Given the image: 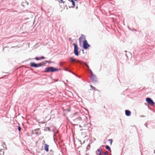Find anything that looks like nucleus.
<instances>
[{
	"instance_id": "nucleus-6",
	"label": "nucleus",
	"mask_w": 155,
	"mask_h": 155,
	"mask_svg": "<svg viewBox=\"0 0 155 155\" xmlns=\"http://www.w3.org/2000/svg\"><path fill=\"white\" fill-rule=\"evenodd\" d=\"M83 48L85 49H87L88 48L90 45L88 44L86 40H84L83 42Z\"/></svg>"
},
{
	"instance_id": "nucleus-8",
	"label": "nucleus",
	"mask_w": 155,
	"mask_h": 155,
	"mask_svg": "<svg viewBox=\"0 0 155 155\" xmlns=\"http://www.w3.org/2000/svg\"><path fill=\"white\" fill-rule=\"evenodd\" d=\"M49 145L45 143L44 144V149L47 152H48L49 151L48 147Z\"/></svg>"
},
{
	"instance_id": "nucleus-13",
	"label": "nucleus",
	"mask_w": 155,
	"mask_h": 155,
	"mask_svg": "<svg viewBox=\"0 0 155 155\" xmlns=\"http://www.w3.org/2000/svg\"><path fill=\"white\" fill-rule=\"evenodd\" d=\"M106 148L107 149H108V150L110 152H111V150L110 149V147L108 146L107 145L106 147Z\"/></svg>"
},
{
	"instance_id": "nucleus-14",
	"label": "nucleus",
	"mask_w": 155,
	"mask_h": 155,
	"mask_svg": "<svg viewBox=\"0 0 155 155\" xmlns=\"http://www.w3.org/2000/svg\"><path fill=\"white\" fill-rule=\"evenodd\" d=\"M108 141L110 143V145H111L112 144V141H113L112 140V139H109L108 140Z\"/></svg>"
},
{
	"instance_id": "nucleus-5",
	"label": "nucleus",
	"mask_w": 155,
	"mask_h": 155,
	"mask_svg": "<svg viewBox=\"0 0 155 155\" xmlns=\"http://www.w3.org/2000/svg\"><path fill=\"white\" fill-rule=\"evenodd\" d=\"M146 101L148 103L151 105H153L154 104V103L153 101V100L150 98L147 97L146 98Z\"/></svg>"
},
{
	"instance_id": "nucleus-18",
	"label": "nucleus",
	"mask_w": 155,
	"mask_h": 155,
	"mask_svg": "<svg viewBox=\"0 0 155 155\" xmlns=\"http://www.w3.org/2000/svg\"><path fill=\"white\" fill-rule=\"evenodd\" d=\"M18 130L19 131H21V127H20V126H18Z\"/></svg>"
},
{
	"instance_id": "nucleus-1",
	"label": "nucleus",
	"mask_w": 155,
	"mask_h": 155,
	"mask_svg": "<svg viewBox=\"0 0 155 155\" xmlns=\"http://www.w3.org/2000/svg\"><path fill=\"white\" fill-rule=\"evenodd\" d=\"M58 69L56 68L53 67H48L46 68L45 69V71L46 72H53L54 71H57Z\"/></svg>"
},
{
	"instance_id": "nucleus-26",
	"label": "nucleus",
	"mask_w": 155,
	"mask_h": 155,
	"mask_svg": "<svg viewBox=\"0 0 155 155\" xmlns=\"http://www.w3.org/2000/svg\"><path fill=\"white\" fill-rule=\"evenodd\" d=\"M75 1H77L78 0H74Z\"/></svg>"
},
{
	"instance_id": "nucleus-7",
	"label": "nucleus",
	"mask_w": 155,
	"mask_h": 155,
	"mask_svg": "<svg viewBox=\"0 0 155 155\" xmlns=\"http://www.w3.org/2000/svg\"><path fill=\"white\" fill-rule=\"evenodd\" d=\"M85 36L83 35L82 34L80 37L79 38V40L80 44H81L83 41L86 40Z\"/></svg>"
},
{
	"instance_id": "nucleus-27",
	"label": "nucleus",
	"mask_w": 155,
	"mask_h": 155,
	"mask_svg": "<svg viewBox=\"0 0 155 155\" xmlns=\"http://www.w3.org/2000/svg\"><path fill=\"white\" fill-rule=\"evenodd\" d=\"M110 155H111V154H110Z\"/></svg>"
},
{
	"instance_id": "nucleus-4",
	"label": "nucleus",
	"mask_w": 155,
	"mask_h": 155,
	"mask_svg": "<svg viewBox=\"0 0 155 155\" xmlns=\"http://www.w3.org/2000/svg\"><path fill=\"white\" fill-rule=\"evenodd\" d=\"M73 45L74 47V53L76 55L78 56V46L75 43H74Z\"/></svg>"
},
{
	"instance_id": "nucleus-25",
	"label": "nucleus",
	"mask_w": 155,
	"mask_h": 155,
	"mask_svg": "<svg viewBox=\"0 0 155 155\" xmlns=\"http://www.w3.org/2000/svg\"><path fill=\"white\" fill-rule=\"evenodd\" d=\"M46 61L47 62H48V61Z\"/></svg>"
},
{
	"instance_id": "nucleus-16",
	"label": "nucleus",
	"mask_w": 155,
	"mask_h": 155,
	"mask_svg": "<svg viewBox=\"0 0 155 155\" xmlns=\"http://www.w3.org/2000/svg\"><path fill=\"white\" fill-rule=\"evenodd\" d=\"M108 153V151H106L104 153V155H107Z\"/></svg>"
},
{
	"instance_id": "nucleus-9",
	"label": "nucleus",
	"mask_w": 155,
	"mask_h": 155,
	"mask_svg": "<svg viewBox=\"0 0 155 155\" xmlns=\"http://www.w3.org/2000/svg\"><path fill=\"white\" fill-rule=\"evenodd\" d=\"M102 149H99L96 151V153L97 155H100L101 153Z\"/></svg>"
},
{
	"instance_id": "nucleus-17",
	"label": "nucleus",
	"mask_w": 155,
	"mask_h": 155,
	"mask_svg": "<svg viewBox=\"0 0 155 155\" xmlns=\"http://www.w3.org/2000/svg\"><path fill=\"white\" fill-rule=\"evenodd\" d=\"M35 59L36 60H40L41 59L39 58H38V57H36L35 58Z\"/></svg>"
},
{
	"instance_id": "nucleus-3",
	"label": "nucleus",
	"mask_w": 155,
	"mask_h": 155,
	"mask_svg": "<svg viewBox=\"0 0 155 155\" xmlns=\"http://www.w3.org/2000/svg\"><path fill=\"white\" fill-rule=\"evenodd\" d=\"M30 65L31 67L37 68L39 67L42 66L43 65V64L41 63H40L38 64H37L34 62H31L30 63Z\"/></svg>"
},
{
	"instance_id": "nucleus-24",
	"label": "nucleus",
	"mask_w": 155,
	"mask_h": 155,
	"mask_svg": "<svg viewBox=\"0 0 155 155\" xmlns=\"http://www.w3.org/2000/svg\"><path fill=\"white\" fill-rule=\"evenodd\" d=\"M4 145L5 146H6V145H5V144H4Z\"/></svg>"
},
{
	"instance_id": "nucleus-10",
	"label": "nucleus",
	"mask_w": 155,
	"mask_h": 155,
	"mask_svg": "<svg viewBox=\"0 0 155 155\" xmlns=\"http://www.w3.org/2000/svg\"><path fill=\"white\" fill-rule=\"evenodd\" d=\"M126 115L127 116H130L131 115V112L127 110L125 111Z\"/></svg>"
},
{
	"instance_id": "nucleus-2",
	"label": "nucleus",
	"mask_w": 155,
	"mask_h": 155,
	"mask_svg": "<svg viewBox=\"0 0 155 155\" xmlns=\"http://www.w3.org/2000/svg\"><path fill=\"white\" fill-rule=\"evenodd\" d=\"M90 71L91 77V78L92 80V81L94 82H97V79L95 75L94 74L91 69H89Z\"/></svg>"
},
{
	"instance_id": "nucleus-22",
	"label": "nucleus",
	"mask_w": 155,
	"mask_h": 155,
	"mask_svg": "<svg viewBox=\"0 0 155 155\" xmlns=\"http://www.w3.org/2000/svg\"><path fill=\"white\" fill-rule=\"evenodd\" d=\"M39 129H35V131H36L37 130H39Z\"/></svg>"
},
{
	"instance_id": "nucleus-11",
	"label": "nucleus",
	"mask_w": 155,
	"mask_h": 155,
	"mask_svg": "<svg viewBox=\"0 0 155 155\" xmlns=\"http://www.w3.org/2000/svg\"><path fill=\"white\" fill-rule=\"evenodd\" d=\"M70 60L72 62H74V61H76L77 62L80 63V62L79 61H76V59L75 58H73V57L70 58Z\"/></svg>"
},
{
	"instance_id": "nucleus-19",
	"label": "nucleus",
	"mask_w": 155,
	"mask_h": 155,
	"mask_svg": "<svg viewBox=\"0 0 155 155\" xmlns=\"http://www.w3.org/2000/svg\"><path fill=\"white\" fill-rule=\"evenodd\" d=\"M41 59H44L45 58V57H41L40 58Z\"/></svg>"
},
{
	"instance_id": "nucleus-21",
	"label": "nucleus",
	"mask_w": 155,
	"mask_h": 155,
	"mask_svg": "<svg viewBox=\"0 0 155 155\" xmlns=\"http://www.w3.org/2000/svg\"><path fill=\"white\" fill-rule=\"evenodd\" d=\"M84 64H85L86 66H87V64L85 63H84Z\"/></svg>"
},
{
	"instance_id": "nucleus-15",
	"label": "nucleus",
	"mask_w": 155,
	"mask_h": 155,
	"mask_svg": "<svg viewBox=\"0 0 155 155\" xmlns=\"http://www.w3.org/2000/svg\"><path fill=\"white\" fill-rule=\"evenodd\" d=\"M90 86L92 89L94 90H96V88L94 87L92 85H91Z\"/></svg>"
},
{
	"instance_id": "nucleus-23",
	"label": "nucleus",
	"mask_w": 155,
	"mask_h": 155,
	"mask_svg": "<svg viewBox=\"0 0 155 155\" xmlns=\"http://www.w3.org/2000/svg\"><path fill=\"white\" fill-rule=\"evenodd\" d=\"M87 66L88 68H89V66L88 65H87Z\"/></svg>"
},
{
	"instance_id": "nucleus-20",
	"label": "nucleus",
	"mask_w": 155,
	"mask_h": 155,
	"mask_svg": "<svg viewBox=\"0 0 155 155\" xmlns=\"http://www.w3.org/2000/svg\"><path fill=\"white\" fill-rule=\"evenodd\" d=\"M78 118L79 120H81V118L80 117H78Z\"/></svg>"
},
{
	"instance_id": "nucleus-12",
	"label": "nucleus",
	"mask_w": 155,
	"mask_h": 155,
	"mask_svg": "<svg viewBox=\"0 0 155 155\" xmlns=\"http://www.w3.org/2000/svg\"><path fill=\"white\" fill-rule=\"evenodd\" d=\"M69 1L71 2L72 3V7H74L75 6V2L73 0H69Z\"/></svg>"
}]
</instances>
